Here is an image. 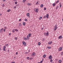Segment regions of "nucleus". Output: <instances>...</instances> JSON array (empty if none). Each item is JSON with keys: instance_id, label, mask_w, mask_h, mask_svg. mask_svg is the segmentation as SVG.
I'll use <instances>...</instances> for the list:
<instances>
[{"instance_id": "1", "label": "nucleus", "mask_w": 63, "mask_h": 63, "mask_svg": "<svg viewBox=\"0 0 63 63\" xmlns=\"http://www.w3.org/2000/svg\"><path fill=\"white\" fill-rule=\"evenodd\" d=\"M22 44H23V45L25 46H26V43L24 41H23L22 42Z\"/></svg>"}, {"instance_id": "2", "label": "nucleus", "mask_w": 63, "mask_h": 63, "mask_svg": "<svg viewBox=\"0 0 63 63\" xmlns=\"http://www.w3.org/2000/svg\"><path fill=\"white\" fill-rule=\"evenodd\" d=\"M57 25H56L55 28H54V31H56V30L57 29Z\"/></svg>"}, {"instance_id": "3", "label": "nucleus", "mask_w": 63, "mask_h": 63, "mask_svg": "<svg viewBox=\"0 0 63 63\" xmlns=\"http://www.w3.org/2000/svg\"><path fill=\"white\" fill-rule=\"evenodd\" d=\"M62 48L61 47L60 48H59L58 49V50L59 51H61V50H62Z\"/></svg>"}, {"instance_id": "4", "label": "nucleus", "mask_w": 63, "mask_h": 63, "mask_svg": "<svg viewBox=\"0 0 63 63\" xmlns=\"http://www.w3.org/2000/svg\"><path fill=\"white\" fill-rule=\"evenodd\" d=\"M35 54L36 53H35L33 52L31 55L32 56H35Z\"/></svg>"}, {"instance_id": "5", "label": "nucleus", "mask_w": 63, "mask_h": 63, "mask_svg": "<svg viewBox=\"0 0 63 63\" xmlns=\"http://www.w3.org/2000/svg\"><path fill=\"white\" fill-rule=\"evenodd\" d=\"M34 12H36L37 13H38V8H37L35 10V9L34 10Z\"/></svg>"}, {"instance_id": "6", "label": "nucleus", "mask_w": 63, "mask_h": 63, "mask_svg": "<svg viewBox=\"0 0 63 63\" xmlns=\"http://www.w3.org/2000/svg\"><path fill=\"white\" fill-rule=\"evenodd\" d=\"M49 59L50 60L52 58V57L51 56V55H50L49 56Z\"/></svg>"}, {"instance_id": "7", "label": "nucleus", "mask_w": 63, "mask_h": 63, "mask_svg": "<svg viewBox=\"0 0 63 63\" xmlns=\"http://www.w3.org/2000/svg\"><path fill=\"white\" fill-rule=\"evenodd\" d=\"M3 50L4 51H6V50H5V49H6V46H4L3 47Z\"/></svg>"}, {"instance_id": "8", "label": "nucleus", "mask_w": 63, "mask_h": 63, "mask_svg": "<svg viewBox=\"0 0 63 63\" xmlns=\"http://www.w3.org/2000/svg\"><path fill=\"white\" fill-rule=\"evenodd\" d=\"M62 36H60L59 37L58 39H62Z\"/></svg>"}, {"instance_id": "9", "label": "nucleus", "mask_w": 63, "mask_h": 63, "mask_svg": "<svg viewBox=\"0 0 63 63\" xmlns=\"http://www.w3.org/2000/svg\"><path fill=\"white\" fill-rule=\"evenodd\" d=\"M3 30V28H2L0 30V33H2V31Z\"/></svg>"}, {"instance_id": "10", "label": "nucleus", "mask_w": 63, "mask_h": 63, "mask_svg": "<svg viewBox=\"0 0 63 63\" xmlns=\"http://www.w3.org/2000/svg\"><path fill=\"white\" fill-rule=\"evenodd\" d=\"M27 38L28 40H29V39H30V37L28 35H27Z\"/></svg>"}, {"instance_id": "11", "label": "nucleus", "mask_w": 63, "mask_h": 63, "mask_svg": "<svg viewBox=\"0 0 63 63\" xmlns=\"http://www.w3.org/2000/svg\"><path fill=\"white\" fill-rule=\"evenodd\" d=\"M49 16L48 15V14H47L46 15V17L47 18H48V17Z\"/></svg>"}, {"instance_id": "12", "label": "nucleus", "mask_w": 63, "mask_h": 63, "mask_svg": "<svg viewBox=\"0 0 63 63\" xmlns=\"http://www.w3.org/2000/svg\"><path fill=\"white\" fill-rule=\"evenodd\" d=\"M48 45H50V44H52V41L48 42Z\"/></svg>"}, {"instance_id": "13", "label": "nucleus", "mask_w": 63, "mask_h": 63, "mask_svg": "<svg viewBox=\"0 0 63 63\" xmlns=\"http://www.w3.org/2000/svg\"><path fill=\"white\" fill-rule=\"evenodd\" d=\"M24 40H28L27 38L25 37L24 38Z\"/></svg>"}, {"instance_id": "14", "label": "nucleus", "mask_w": 63, "mask_h": 63, "mask_svg": "<svg viewBox=\"0 0 63 63\" xmlns=\"http://www.w3.org/2000/svg\"><path fill=\"white\" fill-rule=\"evenodd\" d=\"M46 35L47 36H48V32H47L46 33Z\"/></svg>"}, {"instance_id": "15", "label": "nucleus", "mask_w": 63, "mask_h": 63, "mask_svg": "<svg viewBox=\"0 0 63 63\" xmlns=\"http://www.w3.org/2000/svg\"><path fill=\"white\" fill-rule=\"evenodd\" d=\"M29 15L30 14L29 13H28L27 14V16H28V17H29Z\"/></svg>"}, {"instance_id": "16", "label": "nucleus", "mask_w": 63, "mask_h": 63, "mask_svg": "<svg viewBox=\"0 0 63 63\" xmlns=\"http://www.w3.org/2000/svg\"><path fill=\"white\" fill-rule=\"evenodd\" d=\"M55 5H56V3H54L53 4V6H55Z\"/></svg>"}, {"instance_id": "17", "label": "nucleus", "mask_w": 63, "mask_h": 63, "mask_svg": "<svg viewBox=\"0 0 63 63\" xmlns=\"http://www.w3.org/2000/svg\"><path fill=\"white\" fill-rule=\"evenodd\" d=\"M28 36L30 37L31 36V33H29Z\"/></svg>"}, {"instance_id": "18", "label": "nucleus", "mask_w": 63, "mask_h": 63, "mask_svg": "<svg viewBox=\"0 0 63 63\" xmlns=\"http://www.w3.org/2000/svg\"><path fill=\"white\" fill-rule=\"evenodd\" d=\"M59 63H61L62 62V61L61 60H60L59 61Z\"/></svg>"}, {"instance_id": "19", "label": "nucleus", "mask_w": 63, "mask_h": 63, "mask_svg": "<svg viewBox=\"0 0 63 63\" xmlns=\"http://www.w3.org/2000/svg\"><path fill=\"white\" fill-rule=\"evenodd\" d=\"M47 48H48V49H50V48H51V47H47Z\"/></svg>"}, {"instance_id": "20", "label": "nucleus", "mask_w": 63, "mask_h": 63, "mask_svg": "<svg viewBox=\"0 0 63 63\" xmlns=\"http://www.w3.org/2000/svg\"><path fill=\"white\" fill-rule=\"evenodd\" d=\"M19 26H22V25L21 24V23H19Z\"/></svg>"}, {"instance_id": "21", "label": "nucleus", "mask_w": 63, "mask_h": 63, "mask_svg": "<svg viewBox=\"0 0 63 63\" xmlns=\"http://www.w3.org/2000/svg\"><path fill=\"white\" fill-rule=\"evenodd\" d=\"M43 6H44V5L43 4H42L40 5V7H42Z\"/></svg>"}, {"instance_id": "22", "label": "nucleus", "mask_w": 63, "mask_h": 63, "mask_svg": "<svg viewBox=\"0 0 63 63\" xmlns=\"http://www.w3.org/2000/svg\"><path fill=\"white\" fill-rule=\"evenodd\" d=\"M59 2V0H58L57 1L56 3V4H57V3H58Z\"/></svg>"}, {"instance_id": "23", "label": "nucleus", "mask_w": 63, "mask_h": 63, "mask_svg": "<svg viewBox=\"0 0 63 63\" xmlns=\"http://www.w3.org/2000/svg\"><path fill=\"white\" fill-rule=\"evenodd\" d=\"M43 57H44V58H46V54H45L44 55H43Z\"/></svg>"}, {"instance_id": "24", "label": "nucleus", "mask_w": 63, "mask_h": 63, "mask_svg": "<svg viewBox=\"0 0 63 63\" xmlns=\"http://www.w3.org/2000/svg\"><path fill=\"white\" fill-rule=\"evenodd\" d=\"M11 11L10 9H9L8 10H7V12H10Z\"/></svg>"}, {"instance_id": "25", "label": "nucleus", "mask_w": 63, "mask_h": 63, "mask_svg": "<svg viewBox=\"0 0 63 63\" xmlns=\"http://www.w3.org/2000/svg\"><path fill=\"white\" fill-rule=\"evenodd\" d=\"M41 45V43L40 42H39L38 44V46H40Z\"/></svg>"}, {"instance_id": "26", "label": "nucleus", "mask_w": 63, "mask_h": 63, "mask_svg": "<svg viewBox=\"0 0 63 63\" xmlns=\"http://www.w3.org/2000/svg\"><path fill=\"white\" fill-rule=\"evenodd\" d=\"M61 7H62V6L61 5V3H60V8Z\"/></svg>"}, {"instance_id": "27", "label": "nucleus", "mask_w": 63, "mask_h": 63, "mask_svg": "<svg viewBox=\"0 0 63 63\" xmlns=\"http://www.w3.org/2000/svg\"><path fill=\"white\" fill-rule=\"evenodd\" d=\"M4 28H5V29H7V27H5H5H4Z\"/></svg>"}, {"instance_id": "28", "label": "nucleus", "mask_w": 63, "mask_h": 63, "mask_svg": "<svg viewBox=\"0 0 63 63\" xmlns=\"http://www.w3.org/2000/svg\"><path fill=\"white\" fill-rule=\"evenodd\" d=\"M59 6H57L56 8V10H57Z\"/></svg>"}, {"instance_id": "29", "label": "nucleus", "mask_w": 63, "mask_h": 63, "mask_svg": "<svg viewBox=\"0 0 63 63\" xmlns=\"http://www.w3.org/2000/svg\"><path fill=\"white\" fill-rule=\"evenodd\" d=\"M41 18H42V17H40L39 18V19L40 20L41 19Z\"/></svg>"}, {"instance_id": "30", "label": "nucleus", "mask_w": 63, "mask_h": 63, "mask_svg": "<svg viewBox=\"0 0 63 63\" xmlns=\"http://www.w3.org/2000/svg\"><path fill=\"white\" fill-rule=\"evenodd\" d=\"M27 5L28 6H30V5H31V4H30V3H28Z\"/></svg>"}, {"instance_id": "31", "label": "nucleus", "mask_w": 63, "mask_h": 63, "mask_svg": "<svg viewBox=\"0 0 63 63\" xmlns=\"http://www.w3.org/2000/svg\"><path fill=\"white\" fill-rule=\"evenodd\" d=\"M17 37H16L15 38V40H17Z\"/></svg>"}, {"instance_id": "32", "label": "nucleus", "mask_w": 63, "mask_h": 63, "mask_svg": "<svg viewBox=\"0 0 63 63\" xmlns=\"http://www.w3.org/2000/svg\"><path fill=\"white\" fill-rule=\"evenodd\" d=\"M12 32L14 33L15 32V30H12Z\"/></svg>"}, {"instance_id": "33", "label": "nucleus", "mask_w": 63, "mask_h": 63, "mask_svg": "<svg viewBox=\"0 0 63 63\" xmlns=\"http://www.w3.org/2000/svg\"><path fill=\"white\" fill-rule=\"evenodd\" d=\"M25 21H27V19H25Z\"/></svg>"}, {"instance_id": "34", "label": "nucleus", "mask_w": 63, "mask_h": 63, "mask_svg": "<svg viewBox=\"0 0 63 63\" xmlns=\"http://www.w3.org/2000/svg\"><path fill=\"white\" fill-rule=\"evenodd\" d=\"M23 25H25V22H23Z\"/></svg>"}, {"instance_id": "35", "label": "nucleus", "mask_w": 63, "mask_h": 63, "mask_svg": "<svg viewBox=\"0 0 63 63\" xmlns=\"http://www.w3.org/2000/svg\"><path fill=\"white\" fill-rule=\"evenodd\" d=\"M6 29H4V30H3V31H4V32H6Z\"/></svg>"}, {"instance_id": "36", "label": "nucleus", "mask_w": 63, "mask_h": 63, "mask_svg": "<svg viewBox=\"0 0 63 63\" xmlns=\"http://www.w3.org/2000/svg\"><path fill=\"white\" fill-rule=\"evenodd\" d=\"M46 16H45L44 17H43V18H46Z\"/></svg>"}, {"instance_id": "37", "label": "nucleus", "mask_w": 63, "mask_h": 63, "mask_svg": "<svg viewBox=\"0 0 63 63\" xmlns=\"http://www.w3.org/2000/svg\"><path fill=\"white\" fill-rule=\"evenodd\" d=\"M17 2H16V1L15 2V4H16H16H17Z\"/></svg>"}, {"instance_id": "38", "label": "nucleus", "mask_w": 63, "mask_h": 63, "mask_svg": "<svg viewBox=\"0 0 63 63\" xmlns=\"http://www.w3.org/2000/svg\"><path fill=\"white\" fill-rule=\"evenodd\" d=\"M44 11H46V7L44 8Z\"/></svg>"}, {"instance_id": "39", "label": "nucleus", "mask_w": 63, "mask_h": 63, "mask_svg": "<svg viewBox=\"0 0 63 63\" xmlns=\"http://www.w3.org/2000/svg\"><path fill=\"white\" fill-rule=\"evenodd\" d=\"M27 59H29V57H27Z\"/></svg>"}, {"instance_id": "40", "label": "nucleus", "mask_w": 63, "mask_h": 63, "mask_svg": "<svg viewBox=\"0 0 63 63\" xmlns=\"http://www.w3.org/2000/svg\"><path fill=\"white\" fill-rule=\"evenodd\" d=\"M33 58H30V60H32V59H33Z\"/></svg>"}, {"instance_id": "41", "label": "nucleus", "mask_w": 63, "mask_h": 63, "mask_svg": "<svg viewBox=\"0 0 63 63\" xmlns=\"http://www.w3.org/2000/svg\"><path fill=\"white\" fill-rule=\"evenodd\" d=\"M53 61V60H52L51 59L50 60V62H52V61Z\"/></svg>"}, {"instance_id": "42", "label": "nucleus", "mask_w": 63, "mask_h": 63, "mask_svg": "<svg viewBox=\"0 0 63 63\" xmlns=\"http://www.w3.org/2000/svg\"><path fill=\"white\" fill-rule=\"evenodd\" d=\"M15 31H16H16L17 32L18 31V30H16V29H15Z\"/></svg>"}, {"instance_id": "43", "label": "nucleus", "mask_w": 63, "mask_h": 63, "mask_svg": "<svg viewBox=\"0 0 63 63\" xmlns=\"http://www.w3.org/2000/svg\"><path fill=\"white\" fill-rule=\"evenodd\" d=\"M5 6V5L4 4H3L2 5V7H4V6Z\"/></svg>"}, {"instance_id": "44", "label": "nucleus", "mask_w": 63, "mask_h": 63, "mask_svg": "<svg viewBox=\"0 0 63 63\" xmlns=\"http://www.w3.org/2000/svg\"><path fill=\"white\" fill-rule=\"evenodd\" d=\"M23 2H25V1H26V0H23Z\"/></svg>"}, {"instance_id": "45", "label": "nucleus", "mask_w": 63, "mask_h": 63, "mask_svg": "<svg viewBox=\"0 0 63 63\" xmlns=\"http://www.w3.org/2000/svg\"><path fill=\"white\" fill-rule=\"evenodd\" d=\"M38 3H39V2H37L36 3V4L38 5Z\"/></svg>"}, {"instance_id": "46", "label": "nucleus", "mask_w": 63, "mask_h": 63, "mask_svg": "<svg viewBox=\"0 0 63 63\" xmlns=\"http://www.w3.org/2000/svg\"><path fill=\"white\" fill-rule=\"evenodd\" d=\"M6 47H8V44H7L6 45Z\"/></svg>"}, {"instance_id": "47", "label": "nucleus", "mask_w": 63, "mask_h": 63, "mask_svg": "<svg viewBox=\"0 0 63 63\" xmlns=\"http://www.w3.org/2000/svg\"><path fill=\"white\" fill-rule=\"evenodd\" d=\"M21 19H19V21H21Z\"/></svg>"}, {"instance_id": "48", "label": "nucleus", "mask_w": 63, "mask_h": 63, "mask_svg": "<svg viewBox=\"0 0 63 63\" xmlns=\"http://www.w3.org/2000/svg\"><path fill=\"white\" fill-rule=\"evenodd\" d=\"M44 41H45V39H43V42H44Z\"/></svg>"}, {"instance_id": "49", "label": "nucleus", "mask_w": 63, "mask_h": 63, "mask_svg": "<svg viewBox=\"0 0 63 63\" xmlns=\"http://www.w3.org/2000/svg\"><path fill=\"white\" fill-rule=\"evenodd\" d=\"M42 62H43V61H41L40 62V63H42Z\"/></svg>"}, {"instance_id": "50", "label": "nucleus", "mask_w": 63, "mask_h": 63, "mask_svg": "<svg viewBox=\"0 0 63 63\" xmlns=\"http://www.w3.org/2000/svg\"><path fill=\"white\" fill-rule=\"evenodd\" d=\"M17 54H18L17 52H16V55H17Z\"/></svg>"}, {"instance_id": "51", "label": "nucleus", "mask_w": 63, "mask_h": 63, "mask_svg": "<svg viewBox=\"0 0 63 63\" xmlns=\"http://www.w3.org/2000/svg\"><path fill=\"white\" fill-rule=\"evenodd\" d=\"M14 8H15V9H16V7H14Z\"/></svg>"}, {"instance_id": "52", "label": "nucleus", "mask_w": 63, "mask_h": 63, "mask_svg": "<svg viewBox=\"0 0 63 63\" xmlns=\"http://www.w3.org/2000/svg\"><path fill=\"white\" fill-rule=\"evenodd\" d=\"M11 33H10L9 34V35L10 36V35H11Z\"/></svg>"}, {"instance_id": "53", "label": "nucleus", "mask_w": 63, "mask_h": 63, "mask_svg": "<svg viewBox=\"0 0 63 63\" xmlns=\"http://www.w3.org/2000/svg\"><path fill=\"white\" fill-rule=\"evenodd\" d=\"M43 29H43V28H42L41 29V30H43Z\"/></svg>"}, {"instance_id": "54", "label": "nucleus", "mask_w": 63, "mask_h": 63, "mask_svg": "<svg viewBox=\"0 0 63 63\" xmlns=\"http://www.w3.org/2000/svg\"><path fill=\"white\" fill-rule=\"evenodd\" d=\"M6 1V0H3V2H5Z\"/></svg>"}, {"instance_id": "55", "label": "nucleus", "mask_w": 63, "mask_h": 63, "mask_svg": "<svg viewBox=\"0 0 63 63\" xmlns=\"http://www.w3.org/2000/svg\"><path fill=\"white\" fill-rule=\"evenodd\" d=\"M2 15V14H0V16H1V15Z\"/></svg>"}, {"instance_id": "56", "label": "nucleus", "mask_w": 63, "mask_h": 63, "mask_svg": "<svg viewBox=\"0 0 63 63\" xmlns=\"http://www.w3.org/2000/svg\"><path fill=\"white\" fill-rule=\"evenodd\" d=\"M61 53L62 54H63V52H61Z\"/></svg>"}, {"instance_id": "57", "label": "nucleus", "mask_w": 63, "mask_h": 63, "mask_svg": "<svg viewBox=\"0 0 63 63\" xmlns=\"http://www.w3.org/2000/svg\"><path fill=\"white\" fill-rule=\"evenodd\" d=\"M28 52H30V51L29 50Z\"/></svg>"}, {"instance_id": "58", "label": "nucleus", "mask_w": 63, "mask_h": 63, "mask_svg": "<svg viewBox=\"0 0 63 63\" xmlns=\"http://www.w3.org/2000/svg\"><path fill=\"white\" fill-rule=\"evenodd\" d=\"M17 0H14V1H16Z\"/></svg>"}, {"instance_id": "59", "label": "nucleus", "mask_w": 63, "mask_h": 63, "mask_svg": "<svg viewBox=\"0 0 63 63\" xmlns=\"http://www.w3.org/2000/svg\"><path fill=\"white\" fill-rule=\"evenodd\" d=\"M63 55V54H61V55Z\"/></svg>"}, {"instance_id": "60", "label": "nucleus", "mask_w": 63, "mask_h": 63, "mask_svg": "<svg viewBox=\"0 0 63 63\" xmlns=\"http://www.w3.org/2000/svg\"><path fill=\"white\" fill-rule=\"evenodd\" d=\"M8 52H9V50H8Z\"/></svg>"}, {"instance_id": "61", "label": "nucleus", "mask_w": 63, "mask_h": 63, "mask_svg": "<svg viewBox=\"0 0 63 63\" xmlns=\"http://www.w3.org/2000/svg\"><path fill=\"white\" fill-rule=\"evenodd\" d=\"M44 35H46V33H45Z\"/></svg>"}, {"instance_id": "62", "label": "nucleus", "mask_w": 63, "mask_h": 63, "mask_svg": "<svg viewBox=\"0 0 63 63\" xmlns=\"http://www.w3.org/2000/svg\"><path fill=\"white\" fill-rule=\"evenodd\" d=\"M40 63V62H39V63Z\"/></svg>"}, {"instance_id": "63", "label": "nucleus", "mask_w": 63, "mask_h": 63, "mask_svg": "<svg viewBox=\"0 0 63 63\" xmlns=\"http://www.w3.org/2000/svg\"><path fill=\"white\" fill-rule=\"evenodd\" d=\"M29 10H30V9H29Z\"/></svg>"}]
</instances>
